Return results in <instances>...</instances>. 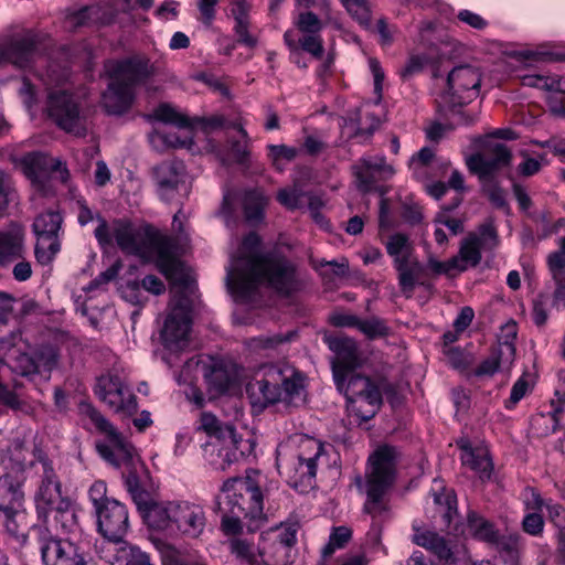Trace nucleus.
<instances>
[{"label": "nucleus", "mask_w": 565, "mask_h": 565, "mask_svg": "<svg viewBox=\"0 0 565 565\" xmlns=\"http://www.w3.org/2000/svg\"><path fill=\"white\" fill-rule=\"evenodd\" d=\"M347 11L362 25H369L371 11L366 0H340Z\"/></svg>", "instance_id": "6e6d98bb"}, {"label": "nucleus", "mask_w": 565, "mask_h": 565, "mask_svg": "<svg viewBox=\"0 0 565 565\" xmlns=\"http://www.w3.org/2000/svg\"><path fill=\"white\" fill-rule=\"evenodd\" d=\"M481 75L478 68L471 65H459L450 71L447 76L449 104L461 106L479 96Z\"/></svg>", "instance_id": "dca6fc26"}, {"label": "nucleus", "mask_w": 565, "mask_h": 565, "mask_svg": "<svg viewBox=\"0 0 565 565\" xmlns=\"http://www.w3.org/2000/svg\"><path fill=\"white\" fill-rule=\"evenodd\" d=\"M100 534L108 543L124 539L129 529L127 507L118 500L107 501L95 512Z\"/></svg>", "instance_id": "6ab92c4d"}, {"label": "nucleus", "mask_w": 565, "mask_h": 565, "mask_svg": "<svg viewBox=\"0 0 565 565\" xmlns=\"http://www.w3.org/2000/svg\"><path fill=\"white\" fill-rule=\"evenodd\" d=\"M209 385L218 394L226 393L235 382V373L226 364L214 363L205 374Z\"/></svg>", "instance_id": "37998d69"}, {"label": "nucleus", "mask_w": 565, "mask_h": 565, "mask_svg": "<svg viewBox=\"0 0 565 565\" xmlns=\"http://www.w3.org/2000/svg\"><path fill=\"white\" fill-rule=\"evenodd\" d=\"M106 75L136 92V87L146 83L154 73L150 60L134 55L121 60H108L104 64Z\"/></svg>", "instance_id": "4468645a"}, {"label": "nucleus", "mask_w": 565, "mask_h": 565, "mask_svg": "<svg viewBox=\"0 0 565 565\" xmlns=\"http://www.w3.org/2000/svg\"><path fill=\"white\" fill-rule=\"evenodd\" d=\"M414 543L434 553L440 561L449 562L452 559V552L448 542L431 531L416 532L413 539Z\"/></svg>", "instance_id": "e433bc0d"}, {"label": "nucleus", "mask_w": 565, "mask_h": 565, "mask_svg": "<svg viewBox=\"0 0 565 565\" xmlns=\"http://www.w3.org/2000/svg\"><path fill=\"white\" fill-rule=\"evenodd\" d=\"M173 524L178 530L192 539L199 537L206 525V516L202 505L182 501L175 503Z\"/></svg>", "instance_id": "393cba45"}, {"label": "nucleus", "mask_w": 565, "mask_h": 565, "mask_svg": "<svg viewBox=\"0 0 565 565\" xmlns=\"http://www.w3.org/2000/svg\"><path fill=\"white\" fill-rule=\"evenodd\" d=\"M547 266L554 282L552 306L557 309L565 308V268L552 264Z\"/></svg>", "instance_id": "8fccbe9b"}, {"label": "nucleus", "mask_w": 565, "mask_h": 565, "mask_svg": "<svg viewBox=\"0 0 565 565\" xmlns=\"http://www.w3.org/2000/svg\"><path fill=\"white\" fill-rule=\"evenodd\" d=\"M36 363L40 367L51 371L58 361V350L53 344H42L34 353Z\"/></svg>", "instance_id": "13d9d810"}, {"label": "nucleus", "mask_w": 565, "mask_h": 565, "mask_svg": "<svg viewBox=\"0 0 565 565\" xmlns=\"http://www.w3.org/2000/svg\"><path fill=\"white\" fill-rule=\"evenodd\" d=\"M15 196L11 177L0 169V217L4 215L8 205L15 200Z\"/></svg>", "instance_id": "4d7b16f0"}, {"label": "nucleus", "mask_w": 565, "mask_h": 565, "mask_svg": "<svg viewBox=\"0 0 565 565\" xmlns=\"http://www.w3.org/2000/svg\"><path fill=\"white\" fill-rule=\"evenodd\" d=\"M398 457L397 449L388 445L379 447L369 457L364 486L366 500L363 510L373 519L388 511L386 495L395 481Z\"/></svg>", "instance_id": "0eeeda50"}, {"label": "nucleus", "mask_w": 565, "mask_h": 565, "mask_svg": "<svg viewBox=\"0 0 565 565\" xmlns=\"http://www.w3.org/2000/svg\"><path fill=\"white\" fill-rule=\"evenodd\" d=\"M305 195L301 189L285 188L280 189L277 193V201L288 210H296L301 205V198Z\"/></svg>", "instance_id": "052dcab7"}, {"label": "nucleus", "mask_w": 565, "mask_h": 565, "mask_svg": "<svg viewBox=\"0 0 565 565\" xmlns=\"http://www.w3.org/2000/svg\"><path fill=\"white\" fill-rule=\"evenodd\" d=\"M358 329L369 339L382 338L388 334L390 328L385 321L373 317L370 319L359 320Z\"/></svg>", "instance_id": "5fc2aeb1"}, {"label": "nucleus", "mask_w": 565, "mask_h": 565, "mask_svg": "<svg viewBox=\"0 0 565 565\" xmlns=\"http://www.w3.org/2000/svg\"><path fill=\"white\" fill-rule=\"evenodd\" d=\"M39 550L44 565H96L92 559H86L79 544L58 539L47 530L40 531Z\"/></svg>", "instance_id": "9b49d317"}, {"label": "nucleus", "mask_w": 565, "mask_h": 565, "mask_svg": "<svg viewBox=\"0 0 565 565\" xmlns=\"http://www.w3.org/2000/svg\"><path fill=\"white\" fill-rule=\"evenodd\" d=\"M268 158L270 159L273 166L278 171H284L282 161L291 162L294 161L299 151L295 147H289L286 145H268Z\"/></svg>", "instance_id": "3c124183"}, {"label": "nucleus", "mask_w": 565, "mask_h": 565, "mask_svg": "<svg viewBox=\"0 0 565 565\" xmlns=\"http://www.w3.org/2000/svg\"><path fill=\"white\" fill-rule=\"evenodd\" d=\"M120 291L121 297L134 306L142 307L148 300L138 280L127 281Z\"/></svg>", "instance_id": "bf43d9fd"}, {"label": "nucleus", "mask_w": 565, "mask_h": 565, "mask_svg": "<svg viewBox=\"0 0 565 565\" xmlns=\"http://www.w3.org/2000/svg\"><path fill=\"white\" fill-rule=\"evenodd\" d=\"M352 172L355 178L356 188L363 193H369L375 188L377 182L376 171L363 168V166L353 164Z\"/></svg>", "instance_id": "864d4df0"}, {"label": "nucleus", "mask_w": 565, "mask_h": 565, "mask_svg": "<svg viewBox=\"0 0 565 565\" xmlns=\"http://www.w3.org/2000/svg\"><path fill=\"white\" fill-rule=\"evenodd\" d=\"M482 191L497 209H509L505 191L499 185L495 178L481 181Z\"/></svg>", "instance_id": "603ef678"}, {"label": "nucleus", "mask_w": 565, "mask_h": 565, "mask_svg": "<svg viewBox=\"0 0 565 565\" xmlns=\"http://www.w3.org/2000/svg\"><path fill=\"white\" fill-rule=\"evenodd\" d=\"M386 253L393 259V266L414 256V246L407 234L394 233L385 243Z\"/></svg>", "instance_id": "79ce46f5"}, {"label": "nucleus", "mask_w": 565, "mask_h": 565, "mask_svg": "<svg viewBox=\"0 0 565 565\" xmlns=\"http://www.w3.org/2000/svg\"><path fill=\"white\" fill-rule=\"evenodd\" d=\"M355 164L376 171L379 174L392 175L394 173L393 168L386 163L384 156L362 157Z\"/></svg>", "instance_id": "0e129e2a"}, {"label": "nucleus", "mask_w": 565, "mask_h": 565, "mask_svg": "<svg viewBox=\"0 0 565 565\" xmlns=\"http://www.w3.org/2000/svg\"><path fill=\"white\" fill-rule=\"evenodd\" d=\"M25 231L19 223H10L0 231V267H7L25 255Z\"/></svg>", "instance_id": "cd10ccee"}, {"label": "nucleus", "mask_w": 565, "mask_h": 565, "mask_svg": "<svg viewBox=\"0 0 565 565\" xmlns=\"http://www.w3.org/2000/svg\"><path fill=\"white\" fill-rule=\"evenodd\" d=\"M62 223V215L55 211H46L35 217L32 225L36 236L34 254L41 265L50 264L60 252Z\"/></svg>", "instance_id": "ddd939ff"}, {"label": "nucleus", "mask_w": 565, "mask_h": 565, "mask_svg": "<svg viewBox=\"0 0 565 565\" xmlns=\"http://www.w3.org/2000/svg\"><path fill=\"white\" fill-rule=\"evenodd\" d=\"M262 239L260 237L252 232L247 234L242 242V248L238 252V255L233 257L231 266L227 268L226 274V285L228 289H231L234 286V279H235V265H238V263L242 262V267H245V260L253 256L263 255L264 253H258V248L260 246Z\"/></svg>", "instance_id": "c9c22d12"}, {"label": "nucleus", "mask_w": 565, "mask_h": 565, "mask_svg": "<svg viewBox=\"0 0 565 565\" xmlns=\"http://www.w3.org/2000/svg\"><path fill=\"white\" fill-rule=\"evenodd\" d=\"M524 495L523 504L526 512H541L543 508L547 509L552 501V499H544L535 488L531 487L525 488Z\"/></svg>", "instance_id": "680f3d73"}, {"label": "nucleus", "mask_w": 565, "mask_h": 565, "mask_svg": "<svg viewBox=\"0 0 565 565\" xmlns=\"http://www.w3.org/2000/svg\"><path fill=\"white\" fill-rule=\"evenodd\" d=\"M460 460L463 466L478 473L482 481L491 478L493 463L487 449L477 447L473 451L461 454Z\"/></svg>", "instance_id": "ea45409f"}, {"label": "nucleus", "mask_w": 565, "mask_h": 565, "mask_svg": "<svg viewBox=\"0 0 565 565\" xmlns=\"http://www.w3.org/2000/svg\"><path fill=\"white\" fill-rule=\"evenodd\" d=\"M154 178L159 196L172 201L181 188L185 189V167L182 161H164L156 167Z\"/></svg>", "instance_id": "b1692460"}, {"label": "nucleus", "mask_w": 565, "mask_h": 565, "mask_svg": "<svg viewBox=\"0 0 565 565\" xmlns=\"http://www.w3.org/2000/svg\"><path fill=\"white\" fill-rule=\"evenodd\" d=\"M262 482V473L250 469L245 477L231 478L223 483L224 499L217 504L223 513L221 527L226 535L238 534L243 526L249 532L260 527L265 521Z\"/></svg>", "instance_id": "7ed1b4c3"}, {"label": "nucleus", "mask_w": 565, "mask_h": 565, "mask_svg": "<svg viewBox=\"0 0 565 565\" xmlns=\"http://www.w3.org/2000/svg\"><path fill=\"white\" fill-rule=\"evenodd\" d=\"M18 513L12 511H2L4 515V526L7 532L19 542L24 543L26 541V534L22 523L25 520V509L21 507Z\"/></svg>", "instance_id": "09e8293b"}, {"label": "nucleus", "mask_w": 565, "mask_h": 565, "mask_svg": "<svg viewBox=\"0 0 565 565\" xmlns=\"http://www.w3.org/2000/svg\"><path fill=\"white\" fill-rule=\"evenodd\" d=\"M352 537V531L347 526L332 529L328 543L322 547L323 558L331 557L337 550L343 548Z\"/></svg>", "instance_id": "de8ad7c7"}, {"label": "nucleus", "mask_w": 565, "mask_h": 565, "mask_svg": "<svg viewBox=\"0 0 565 565\" xmlns=\"http://www.w3.org/2000/svg\"><path fill=\"white\" fill-rule=\"evenodd\" d=\"M177 502H154L141 514L145 522L152 529L164 530L173 522V510Z\"/></svg>", "instance_id": "4c0bfd02"}, {"label": "nucleus", "mask_w": 565, "mask_h": 565, "mask_svg": "<svg viewBox=\"0 0 565 565\" xmlns=\"http://www.w3.org/2000/svg\"><path fill=\"white\" fill-rule=\"evenodd\" d=\"M38 39L32 31L13 35L0 47V62L7 61L20 68L30 66L36 54Z\"/></svg>", "instance_id": "5701e85b"}, {"label": "nucleus", "mask_w": 565, "mask_h": 565, "mask_svg": "<svg viewBox=\"0 0 565 565\" xmlns=\"http://www.w3.org/2000/svg\"><path fill=\"white\" fill-rule=\"evenodd\" d=\"M241 265L242 262L235 265L234 286L230 289L238 301H252L262 284L282 297H290L301 288L295 264L281 253L267 252L246 259L244 268Z\"/></svg>", "instance_id": "f03ea898"}, {"label": "nucleus", "mask_w": 565, "mask_h": 565, "mask_svg": "<svg viewBox=\"0 0 565 565\" xmlns=\"http://www.w3.org/2000/svg\"><path fill=\"white\" fill-rule=\"evenodd\" d=\"M512 153L503 143L488 146L483 153H473L466 159L469 171L480 181L494 178V173L511 163Z\"/></svg>", "instance_id": "f3484780"}, {"label": "nucleus", "mask_w": 565, "mask_h": 565, "mask_svg": "<svg viewBox=\"0 0 565 565\" xmlns=\"http://www.w3.org/2000/svg\"><path fill=\"white\" fill-rule=\"evenodd\" d=\"M481 244L477 234H469L462 239L458 255L454 259L458 260L457 271H465L469 266L476 267L481 260Z\"/></svg>", "instance_id": "58836bf2"}, {"label": "nucleus", "mask_w": 565, "mask_h": 565, "mask_svg": "<svg viewBox=\"0 0 565 565\" xmlns=\"http://www.w3.org/2000/svg\"><path fill=\"white\" fill-rule=\"evenodd\" d=\"M46 525L43 530L54 529L62 533H73L78 527V515L75 503L67 498L65 501H60V504L49 510V513L39 518ZM42 529H39V532Z\"/></svg>", "instance_id": "c85d7f7f"}, {"label": "nucleus", "mask_w": 565, "mask_h": 565, "mask_svg": "<svg viewBox=\"0 0 565 565\" xmlns=\"http://www.w3.org/2000/svg\"><path fill=\"white\" fill-rule=\"evenodd\" d=\"M462 534L489 545H498L501 534L497 525L475 510H469Z\"/></svg>", "instance_id": "7c9ffc66"}, {"label": "nucleus", "mask_w": 565, "mask_h": 565, "mask_svg": "<svg viewBox=\"0 0 565 565\" xmlns=\"http://www.w3.org/2000/svg\"><path fill=\"white\" fill-rule=\"evenodd\" d=\"M25 476L22 467L0 476V512L18 513L24 507L23 484Z\"/></svg>", "instance_id": "bb28decb"}, {"label": "nucleus", "mask_w": 565, "mask_h": 565, "mask_svg": "<svg viewBox=\"0 0 565 565\" xmlns=\"http://www.w3.org/2000/svg\"><path fill=\"white\" fill-rule=\"evenodd\" d=\"M46 111L56 125L75 136H85L86 122L77 98L66 90H53L47 95Z\"/></svg>", "instance_id": "9d476101"}, {"label": "nucleus", "mask_w": 565, "mask_h": 565, "mask_svg": "<svg viewBox=\"0 0 565 565\" xmlns=\"http://www.w3.org/2000/svg\"><path fill=\"white\" fill-rule=\"evenodd\" d=\"M305 377L295 367L287 364H268L260 367L246 392L254 408L263 411L278 402L292 404L305 388Z\"/></svg>", "instance_id": "39448f33"}, {"label": "nucleus", "mask_w": 565, "mask_h": 565, "mask_svg": "<svg viewBox=\"0 0 565 565\" xmlns=\"http://www.w3.org/2000/svg\"><path fill=\"white\" fill-rule=\"evenodd\" d=\"M546 510L548 521L557 530V536H565V508L552 500Z\"/></svg>", "instance_id": "774afa93"}, {"label": "nucleus", "mask_w": 565, "mask_h": 565, "mask_svg": "<svg viewBox=\"0 0 565 565\" xmlns=\"http://www.w3.org/2000/svg\"><path fill=\"white\" fill-rule=\"evenodd\" d=\"M294 25L302 35L297 39L294 30H287L284 33V42L288 49L291 52H298L301 49L316 60H321L324 47L320 34L323 22L320 18L312 11H302L294 18Z\"/></svg>", "instance_id": "1a4fd4ad"}, {"label": "nucleus", "mask_w": 565, "mask_h": 565, "mask_svg": "<svg viewBox=\"0 0 565 565\" xmlns=\"http://www.w3.org/2000/svg\"><path fill=\"white\" fill-rule=\"evenodd\" d=\"M276 466L295 489L312 487L318 462L324 455L323 445L316 438L298 435L277 448Z\"/></svg>", "instance_id": "423d86ee"}, {"label": "nucleus", "mask_w": 565, "mask_h": 565, "mask_svg": "<svg viewBox=\"0 0 565 565\" xmlns=\"http://www.w3.org/2000/svg\"><path fill=\"white\" fill-rule=\"evenodd\" d=\"M94 393L115 413L132 415L137 411L136 395L118 374L108 372L97 377Z\"/></svg>", "instance_id": "f8f14e48"}, {"label": "nucleus", "mask_w": 565, "mask_h": 565, "mask_svg": "<svg viewBox=\"0 0 565 565\" xmlns=\"http://www.w3.org/2000/svg\"><path fill=\"white\" fill-rule=\"evenodd\" d=\"M243 439L237 433H227V437L210 440L205 444L209 462L215 470H226L233 462L244 456Z\"/></svg>", "instance_id": "412c9836"}, {"label": "nucleus", "mask_w": 565, "mask_h": 565, "mask_svg": "<svg viewBox=\"0 0 565 565\" xmlns=\"http://www.w3.org/2000/svg\"><path fill=\"white\" fill-rule=\"evenodd\" d=\"M199 429L206 433L211 440L227 437V433H236L234 426L223 425L212 413H202Z\"/></svg>", "instance_id": "49530a36"}, {"label": "nucleus", "mask_w": 565, "mask_h": 565, "mask_svg": "<svg viewBox=\"0 0 565 565\" xmlns=\"http://www.w3.org/2000/svg\"><path fill=\"white\" fill-rule=\"evenodd\" d=\"M23 162L25 167L33 174H39L43 171L49 170L52 173H56V178L64 184L70 180V171L58 159L50 158L42 152H31L24 156Z\"/></svg>", "instance_id": "f704fd0d"}, {"label": "nucleus", "mask_w": 565, "mask_h": 565, "mask_svg": "<svg viewBox=\"0 0 565 565\" xmlns=\"http://www.w3.org/2000/svg\"><path fill=\"white\" fill-rule=\"evenodd\" d=\"M104 557L109 565H152L148 553L122 539L108 543Z\"/></svg>", "instance_id": "c756f323"}, {"label": "nucleus", "mask_w": 565, "mask_h": 565, "mask_svg": "<svg viewBox=\"0 0 565 565\" xmlns=\"http://www.w3.org/2000/svg\"><path fill=\"white\" fill-rule=\"evenodd\" d=\"M266 198L258 191H249L244 199V215L248 223L256 225L264 218Z\"/></svg>", "instance_id": "a18cd8bd"}, {"label": "nucleus", "mask_w": 565, "mask_h": 565, "mask_svg": "<svg viewBox=\"0 0 565 565\" xmlns=\"http://www.w3.org/2000/svg\"><path fill=\"white\" fill-rule=\"evenodd\" d=\"M110 18L100 4L86 6L68 17L70 23L75 26L106 24Z\"/></svg>", "instance_id": "a19ab883"}, {"label": "nucleus", "mask_w": 565, "mask_h": 565, "mask_svg": "<svg viewBox=\"0 0 565 565\" xmlns=\"http://www.w3.org/2000/svg\"><path fill=\"white\" fill-rule=\"evenodd\" d=\"M94 231L102 248L116 243L126 255H132L142 262H154L159 271L171 278L179 266L175 239L148 222H132L127 217L115 218L108 223L98 216Z\"/></svg>", "instance_id": "f257e3e1"}, {"label": "nucleus", "mask_w": 565, "mask_h": 565, "mask_svg": "<svg viewBox=\"0 0 565 565\" xmlns=\"http://www.w3.org/2000/svg\"><path fill=\"white\" fill-rule=\"evenodd\" d=\"M20 339L18 331H10L8 338H0V363L7 365L12 372L22 376H30L40 372L35 355L31 356L17 348Z\"/></svg>", "instance_id": "aec40b11"}, {"label": "nucleus", "mask_w": 565, "mask_h": 565, "mask_svg": "<svg viewBox=\"0 0 565 565\" xmlns=\"http://www.w3.org/2000/svg\"><path fill=\"white\" fill-rule=\"evenodd\" d=\"M68 497L63 495L60 478L55 473L50 462H43V473L39 488L34 495L38 518L49 513L60 501H65Z\"/></svg>", "instance_id": "4be33fe9"}, {"label": "nucleus", "mask_w": 565, "mask_h": 565, "mask_svg": "<svg viewBox=\"0 0 565 565\" xmlns=\"http://www.w3.org/2000/svg\"><path fill=\"white\" fill-rule=\"evenodd\" d=\"M545 521L541 512H526L522 520V530L531 536H541Z\"/></svg>", "instance_id": "e2e57ef3"}, {"label": "nucleus", "mask_w": 565, "mask_h": 565, "mask_svg": "<svg viewBox=\"0 0 565 565\" xmlns=\"http://www.w3.org/2000/svg\"><path fill=\"white\" fill-rule=\"evenodd\" d=\"M342 374L334 370V383L347 399L348 412L360 422L373 418L382 405V394L373 381L360 374Z\"/></svg>", "instance_id": "6e6552de"}, {"label": "nucleus", "mask_w": 565, "mask_h": 565, "mask_svg": "<svg viewBox=\"0 0 565 565\" xmlns=\"http://www.w3.org/2000/svg\"><path fill=\"white\" fill-rule=\"evenodd\" d=\"M444 353L447 358L449 365L452 369L458 370L460 372L466 371L471 363L470 355L465 353V351H462L460 348H448L445 349Z\"/></svg>", "instance_id": "69168bd1"}, {"label": "nucleus", "mask_w": 565, "mask_h": 565, "mask_svg": "<svg viewBox=\"0 0 565 565\" xmlns=\"http://www.w3.org/2000/svg\"><path fill=\"white\" fill-rule=\"evenodd\" d=\"M136 92L113 79L103 93L102 105L109 115H122L130 109Z\"/></svg>", "instance_id": "2f4dec72"}, {"label": "nucleus", "mask_w": 565, "mask_h": 565, "mask_svg": "<svg viewBox=\"0 0 565 565\" xmlns=\"http://www.w3.org/2000/svg\"><path fill=\"white\" fill-rule=\"evenodd\" d=\"M191 326V309L188 301L181 299L170 308L160 330L164 348L170 351L183 349L188 344Z\"/></svg>", "instance_id": "2eb2a0df"}, {"label": "nucleus", "mask_w": 565, "mask_h": 565, "mask_svg": "<svg viewBox=\"0 0 565 565\" xmlns=\"http://www.w3.org/2000/svg\"><path fill=\"white\" fill-rule=\"evenodd\" d=\"M150 118L163 124L173 125L178 128H191L193 126L186 115L180 113L177 108L167 103L160 104L153 110Z\"/></svg>", "instance_id": "c03bdc74"}, {"label": "nucleus", "mask_w": 565, "mask_h": 565, "mask_svg": "<svg viewBox=\"0 0 565 565\" xmlns=\"http://www.w3.org/2000/svg\"><path fill=\"white\" fill-rule=\"evenodd\" d=\"M516 332L514 327H510V332L503 341H499L498 345L491 351L490 356L483 360L475 370L476 376H492L501 366L510 367L515 358L514 339Z\"/></svg>", "instance_id": "a878e982"}, {"label": "nucleus", "mask_w": 565, "mask_h": 565, "mask_svg": "<svg viewBox=\"0 0 565 565\" xmlns=\"http://www.w3.org/2000/svg\"><path fill=\"white\" fill-rule=\"evenodd\" d=\"M548 298L550 297L547 294L541 292L533 300L532 319H533V322L537 327H543L548 319V313H547Z\"/></svg>", "instance_id": "338daca9"}, {"label": "nucleus", "mask_w": 565, "mask_h": 565, "mask_svg": "<svg viewBox=\"0 0 565 565\" xmlns=\"http://www.w3.org/2000/svg\"><path fill=\"white\" fill-rule=\"evenodd\" d=\"M81 413L105 436L96 441L98 455L115 468H125L124 483L129 493L142 488V477L147 475L143 462L135 455V448L117 428L90 403L81 405Z\"/></svg>", "instance_id": "20e7f679"}, {"label": "nucleus", "mask_w": 565, "mask_h": 565, "mask_svg": "<svg viewBox=\"0 0 565 565\" xmlns=\"http://www.w3.org/2000/svg\"><path fill=\"white\" fill-rule=\"evenodd\" d=\"M512 153L503 143L488 146L483 153H473L466 159L469 171L480 181L494 178V173L511 163Z\"/></svg>", "instance_id": "a211bd4d"}, {"label": "nucleus", "mask_w": 565, "mask_h": 565, "mask_svg": "<svg viewBox=\"0 0 565 565\" xmlns=\"http://www.w3.org/2000/svg\"><path fill=\"white\" fill-rule=\"evenodd\" d=\"M324 342L337 355L339 365L347 372L354 370L361 363L356 342L343 335H326Z\"/></svg>", "instance_id": "72a5a7b5"}, {"label": "nucleus", "mask_w": 565, "mask_h": 565, "mask_svg": "<svg viewBox=\"0 0 565 565\" xmlns=\"http://www.w3.org/2000/svg\"><path fill=\"white\" fill-rule=\"evenodd\" d=\"M393 267L397 271L399 289L406 297H412L416 285H425L424 276L426 268L417 257L413 256L403 262L398 260V264Z\"/></svg>", "instance_id": "473e14b6"}]
</instances>
